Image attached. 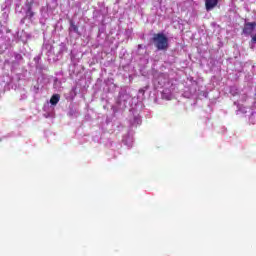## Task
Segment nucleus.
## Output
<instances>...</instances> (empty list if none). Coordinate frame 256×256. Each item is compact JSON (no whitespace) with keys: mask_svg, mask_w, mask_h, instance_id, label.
<instances>
[{"mask_svg":"<svg viewBox=\"0 0 256 256\" xmlns=\"http://www.w3.org/2000/svg\"><path fill=\"white\" fill-rule=\"evenodd\" d=\"M256 28V22H246L244 24V28L242 30V33H244V35H251Z\"/></svg>","mask_w":256,"mask_h":256,"instance_id":"2","label":"nucleus"},{"mask_svg":"<svg viewBox=\"0 0 256 256\" xmlns=\"http://www.w3.org/2000/svg\"><path fill=\"white\" fill-rule=\"evenodd\" d=\"M218 4L219 0H205L206 11H211L212 9H215Z\"/></svg>","mask_w":256,"mask_h":256,"instance_id":"3","label":"nucleus"},{"mask_svg":"<svg viewBox=\"0 0 256 256\" xmlns=\"http://www.w3.org/2000/svg\"><path fill=\"white\" fill-rule=\"evenodd\" d=\"M26 15L28 19H33V17L35 16V12H33V7L31 5L28 6Z\"/></svg>","mask_w":256,"mask_h":256,"instance_id":"5","label":"nucleus"},{"mask_svg":"<svg viewBox=\"0 0 256 256\" xmlns=\"http://www.w3.org/2000/svg\"><path fill=\"white\" fill-rule=\"evenodd\" d=\"M59 99H61V96H59V94H54L50 99L51 105H57V103H59Z\"/></svg>","mask_w":256,"mask_h":256,"instance_id":"4","label":"nucleus"},{"mask_svg":"<svg viewBox=\"0 0 256 256\" xmlns=\"http://www.w3.org/2000/svg\"><path fill=\"white\" fill-rule=\"evenodd\" d=\"M252 42L256 43V34L254 36H252Z\"/></svg>","mask_w":256,"mask_h":256,"instance_id":"6","label":"nucleus"},{"mask_svg":"<svg viewBox=\"0 0 256 256\" xmlns=\"http://www.w3.org/2000/svg\"><path fill=\"white\" fill-rule=\"evenodd\" d=\"M139 93H145V90L144 89H140Z\"/></svg>","mask_w":256,"mask_h":256,"instance_id":"7","label":"nucleus"},{"mask_svg":"<svg viewBox=\"0 0 256 256\" xmlns=\"http://www.w3.org/2000/svg\"><path fill=\"white\" fill-rule=\"evenodd\" d=\"M152 41L158 51H167L169 49V38L163 33L154 34Z\"/></svg>","mask_w":256,"mask_h":256,"instance_id":"1","label":"nucleus"},{"mask_svg":"<svg viewBox=\"0 0 256 256\" xmlns=\"http://www.w3.org/2000/svg\"><path fill=\"white\" fill-rule=\"evenodd\" d=\"M74 27V31H78L79 28H77V26H73Z\"/></svg>","mask_w":256,"mask_h":256,"instance_id":"8","label":"nucleus"}]
</instances>
